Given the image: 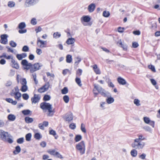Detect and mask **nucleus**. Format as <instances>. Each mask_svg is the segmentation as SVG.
<instances>
[{
	"mask_svg": "<svg viewBox=\"0 0 160 160\" xmlns=\"http://www.w3.org/2000/svg\"><path fill=\"white\" fill-rule=\"evenodd\" d=\"M40 108L43 110H47L49 112L48 114L49 116H52L55 112L54 109H52V105L49 103L45 102L41 103L40 104Z\"/></svg>",
	"mask_w": 160,
	"mask_h": 160,
	"instance_id": "f257e3e1",
	"label": "nucleus"
},
{
	"mask_svg": "<svg viewBox=\"0 0 160 160\" xmlns=\"http://www.w3.org/2000/svg\"><path fill=\"white\" fill-rule=\"evenodd\" d=\"M145 145L144 142L135 139L134 140V142L131 144V146L133 148L140 150L142 149L144 147Z\"/></svg>",
	"mask_w": 160,
	"mask_h": 160,
	"instance_id": "f03ea898",
	"label": "nucleus"
},
{
	"mask_svg": "<svg viewBox=\"0 0 160 160\" xmlns=\"http://www.w3.org/2000/svg\"><path fill=\"white\" fill-rule=\"evenodd\" d=\"M94 89L98 91V93L104 97L111 96L110 94L108 92H106L101 87L95 84L94 85Z\"/></svg>",
	"mask_w": 160,
	"mask_h": 160,
	"instance_id": "7ed1b4c3",
	"label": "nucleus"
},
{
	"mask_svg": "<svg viewBox=\"0 0 160 160\" xmlns=\"http://www.w3.org/2000/svg\"><path fill=\"white\" fill-rule=\"evenodd\" d=\"M10 95L12 96H14V98L18 100H20V98L22 96L21 93L19 92V89L18 86L15 87L12 90L10 93Z\"/></svg>",
	"mask_w": 160,
	"mask_h": 160,
	"instance_id": "20e7f679",
	"label": "nucleus"
},
{
	"mask_svg": "<svg viewBox=\"0 0 160 160\" xmlns=\"http://www.w3.org/2000/svg\"><path fill=\"white\" fill-rule=\"evenodd\" d=\"M76 149L78 151L81 155L84 154L85 151V145L84 142L82 141L76 145Z\"/></svg>",
	"mask_w": 160,
	"mask_h": 160,
	"instance_id": "39448f33",
	"label": "nucleus"
},
{
	"mask_svg": "<svg viewBox=\"0 0 160 160\" xmlns=\"http://www.w3.org/2000/svg\"><path fill=\"white\" fill-rule=\"evenodd\" d=\"M12 137L8 132L4 131L2 129H0V138L3 141L6 140L7 137Z\"/></svg>",
	"mask_w": 160,
	"mask_h": 160,
	"instance_id": "423d86ee",
	"label": "nucleus"
},
{
	"mask_svg": "<svg viewBox=\"0 0 160 160\" xmlns=\"http://www.w3.org/2000/svg\"><path fill=\"white\" fill-rule=\"evenodd\" d=\"M63 118L67 121L70 122L72 121L73 119L72 113L71 112L66 113L63 117Z\"/></svg>",
	"mask_w": 160,
	"mask_h": 160,
	"instance_id": "0eeeda50",
	"label": "nucleus"
},
{
	"mask_svg": "<svg viewBox=\"0 0 160 160\" xmlns=\"http://www.w3.org/2000/svg\"><path fill=\"white\" fill-rule=\"evenodd\" d=\"M21 64L23 65L26 67H24V69L27 70L30 69L32 66V65L31 63H28L26 59L22 60L21 62Z\"/></svg>",
	"mask_w": 160,
	"mask_h": 160,
	"instance_id": "6e6552de",
	"label": "nucleus"
},
{
	"mask_svg": "<svg viewBox=\"0 0 160 160\" xmlns=\"http://www.w3.org/2000/svg\"><path fill=\"white\" fill-rule=\"evenodd\" d=\"M42 65L41 64L39 63H35L33 65V68H31L30 72L31 73H33L34 72L37 71L40 69V68Z\"/></svg>",
	"mask_w": 160,
	"mask_h": 160,
	"instance_id": "1a4fd4ad",
	"label": "nucleus"
},
{
	"mask_svg": "<svg viewBox=\"0 0 160 160\" xmlns=\"http://www.w3.org/2000/svg\"><path fill=\"white\" fill-rule=\"evenodd\" d=\"M46 41L41 40L39 38L37 39V44L40 48H43L46 47Z\"/></svg>",
	"mask_w": 160,
	"mask_h": 160,
	"instance_id": "9d476101",
	"label": "nucleus"
},
{
	"mask_svg": "<svg viewBox=\"0 0 160 160\" xmlns=\"http://www.w3.org/2000/svg\"><path fill=\"white\" fill-rule=\"evenodd\" d=\"M38 1V0H26L25 3L26 7H29L35 4Z\"/></svg>",
	"mask_w": 160,
	"mask_h": 160,
	"instance_id": "9b49d317",
	"label": "nucleus"
},
{
	"mask_svg": "<svg viewBox=\"0 0 160 160\" xmlns=\"http://www.w3.org/2000/svg\"><path fill=\"white\" fill-rule=\"evenodd\" d=\"M143 120L145 123L149 124L153 128L154 127V122L153 121H151L149 118L147 117H144Z\"/></svg>",
	"mask_w": 160,
	"mask_h": 160,
	"instance_id": "f8f14e48",
	"label": "nucleus"
},
{
	"mask_svg": "<svg viewBox=\"0 0 160 160\" xmlns=\"http://www.w3.org/2000/svg\"><path fill=\"white\" fill-rule=\"evenodd\" d=\"M40 96L39 95L34 94L31 98L32 103H36L39 102L40 99Z\"/></svg>",
	"mask_w": 160,
	"mask_h": 160,
	"instance_id": "ddd939ff",
	"label": "nucleus"
},
{
	"mask_svg": "<svg viewBox=\"0 0 160 160\" xmlns=\"http://www.w3.org/2000/svg\"><path fill=\"white\" fill-rule=\"evenodd\" d=\"M8 36L6 34H3L1 36V42L3 44H6L8 42Z\"/></svg>",
	"mask_w": 160,
	"mask_h": 160,
	"instance_id": "4468645a",
	"label": "nucleus"
},
{
	"mask_svg": "<svg viewBox=\"0 0 160 160\" xmlns=\"http://www.w3.org/2000/svg\"><path fill=\"white\" fill-rule=\"evenodd\" d=\"M91 20V18L90 17L88 16H83L81 18V21L82 23L84 26H86V25L83 22H88Z\"/></svg>",
	"mask_w": 160,
	"mask_h": 160,
	"instance_id": "2eb2a0df",
	"label": "nucleus"
},
{
	"mask_svg": "<svg viewBox=\"0 0 160 160\" xmlns=\"http://www.w3.org/2000/svg\"><path fill=\"white\" fill-rule=\"evenodd\" d=\"M12 64H11L12 67L14 68L18 69L19 68V66L17 62L13 58H12L11 61Z\"/></svg>",
	"mask_w": 160,
	"mask_h": 160,
	"instance_id": "dca6fc26",
	"label": "nucleus"
},
{
	"mask_svg": "<svg viewBox=\"0 0 160 160\" xmlns=\"http://www.w3.org/2000/svg\"><path fill=\"white\" fill-rule=\"evenodd\" d=\"M96 5L95 4L92 3L88 7V10L90 12H92L94 11L95 9Z\"/></svg>",
	"mask_w": 160,
	"mask_h": 160,
	"instance_id": "f3484780",
	"label": "nucleus"
},
{
	"mask_svg": "<svg viewBox=\"0 0 160 160\" xmlns=\"http://www.w3.org/2000/svg\"><path fill=\"white\" fill-rule=\"evenodd\" d=\"M95 72L97 74H100L101 73L100 69L98 68L97 65L96 64H94L93 66H92Z\"/></svg>",
	"mask_w": 160,
	"mask_h": 160,
	"instance_id": "a211bd4d",
	"label": "nucleus"
},
{
	"mask_svg": "<svg viewBox=\"0 0 160 160\" xmlns=\"http://www.w3.org/2000/svg\"><path fill=\"white\" fill-rule=\"evenodd\" d=\"M117 81L119 84L122 85H124L127 83L126 80L121 77L118 78H117Z\"/></svg>",
	"mask_w": 160,
	"mask_h": 160,
	"instance_id": "6ab92c4d",
	"label": "nucleus"
},
{
	"mask_svg": "<svg viewBox=\"0 0 160 160\" xmlns=\"http://www.w3.org/2000/svg\"><path fill=\"white\" fill-rule=\"evenodd\" d=\"M75 40L73 38H69L67 40L66 42L68 45L72 44V45L75 42Z\"/></svg>",
	"mask_w": 160,
	"mask_h": 160,
	"instance_id": "aec40b11",
	"label": "nucleus"
},
{
	"mask_svg": "<svg viewBox=\"0 0 160 160\" xmlns=\"http://www.w3.org/2000/svg\"><path fill=\"white\" fill-rule=\"evenodd\" d=\"M7 118L8 120L13 121L15 120L16 117L14 115L11 114L8 115Z\"/></svg>",
	"mask_w": 160,
	"mask_h": 160,
	"instance_id": "412c9836",
	"label": "nucleus"
},
{
	"mask_svg": "<svg viewBox=\"0 0 160 160\" xmlns=\"http://www.w3.org/2000/svg\"><path fill=\"white\" fill-rule=\"evenodd\" d=\"M21 151V148L19 146H17L15 147V150H14L13 152L15 155H16L19 153Z\"/></svg>",
	"mask_w": 160,
	"mask_h": 160,
	"instance_id": "4be33fe9",
	"label": "nucleus"
},
{
	"mask_svg": "<svg viewBox=\"0 0 160 160\" xmlns=\"http://www.w3.org/2000/svg\"><path fill=\"white\" fill-rule=\"evenodd\" d=\"M25 120L26 123H29L32 122L33 121V119L32 118L27 117L25 118Z\"/></svg>",
	"mask_w": 160,
	"mask_h": 160,
	"instance_id": "5701e85b",
	"label": "nucleus"
},
{
	"mask_svg": "<svg viewBox=\"0 0 160 160\" xmlns=\"http://www.w3.org/2000/svg\"><path fill=\"white\" fill-rule=\"evenodd\" d=\"M137 149H132L131 152H130V154H131V155L132 157H136L138 154V152L137 150H136Z\"/></svg>",
	"mask_w": 160,
	"mask_h": 160,
	"instance_id": "b1692460",
	"label": "nucleus"
},
{
	"mask_svg": "<svg viewBox=\"0 0 160 160\" xmlns=\"http://www.w3.org/2000/svg\"><path fill=\"white\" fill-rule=\"evenodd\" d=\"M6 100L8 102L11 103L13 105H15L17 103V102L16 101H13L12 99L10 98H6Z\"/></svg>",
	"mask_w": 160,
	"mask_h": 160,
	"instance_id": "393cba45",
	"label": "nucleus"
},
{
	"mask_svg": "<svg viewBox=\"0 0 160 160\" xmlns=\"http://www.w3.org/2000/svg\"><path fill=\"white\" fill-rule=\"evenodd\" d=\"M108 97L106 100L107 102L109 104L112 103L114 102V99L112 97Z\"/></svg>",
	"mask_w": 160,
	"mask_h": 160,
	"instance_id": "a878e982",
	"label": "nucleus"
},
{
	"mask_svg": "<svg viewBox=\"0 0 160 160\" xmlns=\"http://www.w3.org/2000/svg\"><path fill=\"white\" fill-rule=\"evenodd\" d=\"M74 60L75 61V64L76 65H78L81 61V58L79 56H78L75 58Z\"/></svg>",
	"mask_w": 160,
	"mask_h": 160,
	"instance_id": "bb28decb",
	"label": "nucleus"
},
{
	"mask_svg": "<svg viewBox=\"0 0 160 160\" xmlns=\"http://www.w3.org/2000/svg\"><path fill=\"white\" fill-rule=\"evenodd\" d=\"M66 62L67 63H70L72 61V56L70 55H68L66 56Z\"/></svg>",
	"mask_w": 160,
	"mask_h": 160,
	"instance_id": "cd10ccee",
	"label": "nucleus"
},
{
	"mask_svg": "<svg viewBox=\"0 0 160 160\" xmlns=\"http://www.w3.org/2000/svg\"><path fill=\"white\" fill-rule=\"evenodd\" d=\"M118 43L124 50H127L128 46L126 44H123L121 41L120 42H118Z\"/></svg>",
	"mask_w": 160,
	"mask_h": 160,
	"instance_id": "c85d7f7f",
	"label": "nucleus"
},
{
	"mask_svg": "<svg viewBox=\"0 0 160 160\" xmlns=\"http://www.w3.org/2000/svg\"><path fill=\"white\" fill-rule=\"evenodd\" d=\"M26 26V24L24 22L20 23L18 26V28L20 29H22L25 28Z\"/></svg>",
	"mask_w": 160,
	"mask_h": 160,
	"instance_id": "c756f323",
	"label": "nucleus"
},
{
	"mask_svg": "<svg viewBox=\"0 0 160 160\" xmlns=\"http://www.w3.org/2000/svg\"><path fill=\"white\" fill-rule=\"evenodd\" d=\"M28 89V87L27 85H22V86L20 90L23 92H26Z\"/></svg>",
	"mask_w": 160,
	"mask_h": 160,
	"instance_id": "7c9ffc66",
	"label": "nucleus"
},
{
	"mask_svg": "<svg viewBox=\"0 0 160 160\" xmlns=\"http://www.w3.org/2000/svg\"><path fill=\"white\" fill-rule=\"evenodd\" d=\"M32 134L31 133H28L25 136L26 140L27 141H29L31 140Z\"/></svg>",
	"mask_w": 160,
	"mask_h": 160,
	"instance_id": "2f4dec72",
	"label": "nucleus"
},
{
	"mask_svg": "<svg viewBox=\"0 0 160 160\" xmlns=\"http://www.w3.org/2000/svg\"><path fill=\"white\" fill-rule=\"evenodd\" d=\"M15 3L13 1H10L8 2V6L9 7L12 8L15 6Z\"/></svg>",
	"mask_w": 160,
	"mask_h": 160,
	"instance_id": "473e14b6",
	"label": "nucleus"
},
{
	"mask_svg": "<svg viewBox=\"0 0 160 160\" xmlns=\"http://www.w3.org/2000/svg\"><path fill=\"white\" fill-rule=\"evenodd\" d=\"M47 152L51 155H53L55 156L57 152H56L55 150L50 149L48 150Z\"/></svg>",
	"mask_w": 160,
	"mask_h": 160,
	"instance_id": "72a5a7b5",
	"label": "nucleus"
},
{
	"mask_svg": "<svg viewBox=\"0 0 160 160\" xmlns=\"http://www.w3.org/2000/svg\"><path fill=\"white\" fill-rule=\"evenodd\" d=\"M82 139V137L81 135H77L75 138V140L76 142H78L80 141Z\"/></svg>",
	"mask_w": 160,
	"mask_h": 160,
	"instance_id": "f704fd0d",
	"label": "nucleus"
},
{
	"mask_svg": "<svg viewBox=\"0 0 160 160\" xmlns=\"http://www.w3.org/2000/svg\"><path fill=\"white\" fill-rule=\"evenodd\" d=\"M34 137L36 139L39 140L42 138V136L39 133H36L35 134Z\"/></svg>",
	"mask_w": 160,
	"mask_h": 160,
	"instance_id": "c9c22d12",
	"label": "nucleus"
},
{
	"mask_svg": "<svg viewBox=\"0 0 160 160\" xmlns=\"http://www.w3.org/2000/svg\"><path fill=\"white\" fill-rule=\"evenodd\" d=\"M75 81L80 86H81L82 85V84H81V81L80 80V79L79 78H78V77H76V78L75 79Z\"/></svg>",
	"mask_w": 160,
	"mask_h": 160,
	"instance_id": "e433bc0d",
	"label": "nucleus"
},
{
	"mask_svg": "<svg viewBox=\"0 0 160 160\" xmlns=\"http://www.w3.org/2000/svg\"><path fill=\"white\" fill-rule=\"evenodd\" d=\"M31 112V111L29 110H25L22 111V113L25 115H29Z\"/></svg>",
	"mask_w": 160,
	"mask_h": 160,
	"instance_id": "4c0bfd02",
	"label": "nucleus"
},
{
	"mask_svg": "<svg viewBox=\"0 0 160 160\" xmlns=\"http://www.w3.org/2000/svg\"><path fill=\"white\" fill-rule=\"evenodd\" d=\"M110 15L109 12L106 11H104L103 12V16L105 17H108Z\"/></svg>",
	"mask_w": 160,
	"mask_h": 160,
	"instance_id": "58836bf2",
	"label": "nucleus"
},
{
	"mask_svg": "<svg viewBox=\"0 0 160 160\" xmlns=\"http://www.w3.org/2000/svg\"><path fill=\"white\" fill-rule=\"evenodd\" d=\"M134 103L137 106H140L141 105L140 101L138 99H135L134 100Z\"/></svg>",
	"mask_w": 160,
	"mask_h": 160,
	"instance_id": "ea45409f",
	"label": "nucleus"
},
{
	"mask_svg": "<svg viewBox=\"0 0 160 160\" xmlns=\"http://www.w3.org/2000/svg\"><path fill=\"white\" fill-rule=\"evenodd\" d=\"M81 129L82 132L86 133V131L85 128V126L83 123H82L81 126Z\"/></svg>",
	"mask_w": 160,
	"mask_h": 160,
	"instance_id": "a19ab883",
	"label": "nucleus"
},
{
	"mask_svg": "<svg viewBox=\"0 0 160 160\" xmlns=\"http://www.w3.org/2000/svg\"><path fill=\"white\" fill-rule=\"evenodd\" d=\"M61 35L60 33L58 32L54 33L53 34V37L56 38H59L61 36Z\"/></svg>",
	"mask_w": 160,
	"mask_h": 160,
	"instance_id": "79ce46f5",
	"label": "nucleus"
},
{
	"mask_svg": "<svg viewBox=\"0 0 160 160\" xmlns=\"http://www.w3.org/2000/svg\"><path fill=\"white\" fill-rule=\"evenodd\" d=\"M63 100L66 103H68L69 101V98L67 95H65L63 97Z\"/></svg>",
	"mask_w": 160,
	"mask_h": 160,
	"instance_id": "37998d69",
	"label": "nucleus"
},
{
	"mask_svg": "<svg viewBox=\"0 0 160 160\" xmlns=\"http://www.w3.org/2000/svg\"><path fill=\"white\" fill-rule=\"evenodd\" d=\"M33 80L34 81L35 83L36 84H37L38 83V80L36 79V74L34 73L32 74Z\"/></svg>",
	"mask_w": 160,
	"mask_h": 160,
	"instance_id": "c03bdc74",
	"label": "nucleus"
},
{
	"mask_svg": "<svg viewBox=\"0 0 160 160\" xmlns=\"http://www.w3.org/2000/svg\"><path fill=\"white\" fill-rule=\"evenodd\" d=\"M9 44L13 48L15 47L17 45V43L15 42L12 40L10 42Z\"/></svg>",
	"mask_w": 160,
	"mask_h": 160,
	"instance_id": "a18cd8bd",
	"label": "nucleus"
},
{
	"mask_svg": "<svg viewBox=\"0 0 160 160\" xmlns=\"http://www.w3.org/2000/svg\"><path fill=\"white\" fill-rule=\"evenodd\" d=\"M82 70L81 69H78L77 71L76 77L80 76L82 75Z\"/></svg>",
	"mask_w": 160,
	"mask_h": 160,
	"instance_id": "49530a36",
	"label": "nucleus"
},
{
	"mask_svg": "<svg viewBox=\"0 0 160 160\" xmlns=\"http://www.w3.org/2000/svg\"><path fill=\"white\" fill-rule=\"evenodd\" d=\"M24 140L23 138H21L18 139L17 140V142L18 143L22 144L24 142Z\"/></svg>",
	"mask_w": 160,
	"mask_h": 160,
	"instance_id": "de8ad7c7",
	"label": "nucleus"
},
{
	"mask_svg": "<svg viewBox=\"0 0 160 160\" xmlns=\"http://www.w3.org/2000/svg\"><path fill=\"white\" fill-rule=\"evenodd\" d=\"M50 84L48 82L46 83L42 87L44 88H45V89L47 91L49 87Z\"/></svg>",
	"mask_w": 160,
	"mask_h": 160,
	"instance_id": "09e8293b",
	"label": "nucleus"
},
{
	"mask_svg": "<svg viewBox=\"0 0 160 160\" xmlns=\"http://www.w3.org/2000/svg\"><path fill=\"white\" fill-rule=\"evenodd\" d=\"M148 68L150 69H151L152 71V72H156V70H155V67L154 66L152 65H149L148 66Z\"/></svg>",
	"mask_w": 160,
	"mask_h": 160,
	"instance_id": "8fccbe9b",
	"label": "nucleus"
},
{
	"mask_svg": "<svg viewBox=\"0 0 160 160\" xmlns=\"http://www.w3.org/2000/svg\"><path fill=\"white\" fill-rule=\"evenodd\" d=\"M51 97L50 96L48 95H45L43 98V100L45 101H48L50 99Z\"/></svg>",
	"mask_w": 160,
	"mask_h": 160,
	"instance_id": "3c124183",
	"label": "nucleus"
},
{
	"mask_svg": "<svg viewBox=\"0 0 160 160\" xmlns=\"http://www.w3.org/2000/svg\"><path fill=\"white\" fill-rule=\"evenodd\" d=\"M61 92L62 94H66L68 92V89L67 87H64L62 89Z\"/></svg>",
	"mask_w": 160,
	"mask_h": 160,
	"instance_id": "603ef678",
	"label": "nucleus"
},
{
	"mask_svg": "<svg viewBox=\"0 0 160 160\" xmlns=\"http://www.w3.org/2000/svg\"><path fill=\"white\" fill-rule=\"evenodd\" d=\"M10 137H8V138H7L6 139V140H4V141L8 142L9 143H12L13 142V141L12 139L10 138Z\"/></svg>",
	"mask_w": 160,
	"mask_h": 160,
	"instance_id": "864d4df0",
	"label": "nucleus"
},
{
	"mask_svg": "<svg viewBox=\"0 0 160 160\" xmlns=\"http://www.w3.org/2000/svg\"><path fill=\"white\" fill-rule=\"evenodd\" d=\"M137 140H138L139 141H142L145 139V138L143 137L142 135H140L139 136L138 138L135 139Z\"/></svg>",
	"mask_w": 160,
	"mask_h": 160,
	"instance_id": "5fc2aeb1",
	"label": "nucleus"
},
{
	"mask_svg": "<svg viewBox=\"0 0 160 160\" xmlns=\"http://www.w3.org/2000/svg\"><path fill=\"white\" fill-rule=\"evenodd\" d=\"M21 83L22 85H27V82L26 79L25 78H22L21 82Z\"/></svg>",
	"mask_w": 160,
	"mask_h": 160,
	"instance_id": "6e6d98bb",
	"label": "nucleus"
},
{
	"mask_svg": "<svg viewBox=\"0 0 160 160\" xmlns=\"http://www.w3.org/2000/svg\"><path fill=\"white\" fill-rule=\"evenodd\" d=\"M22 97L23 99L25 100H27L29 98V95L27 93L23 94Z\"/></svg>",
	"mask_w": 160,
	"mask_h": 160,
	"instance_id": "4d7b16f0",
	"label": "nucleus"
},
{
	"mask_svg": "<svg viewBox=\"0 0 160 160\" xmlns=\"http://www.w3.org/2000/svg\"><path fill=\"white\" fill-rule=\"evenodd\" d=\"M31 23L32 24L35 25L37 24V22L36 21V19L33 18H32L31 21Z\"/></svg>",
	"mask_w": 160,
	"mask_h": 160,
	"instance_id": "13d9d810",
	"label": "nucleus"
},
{
	"mask_svg": "<svg viewBox=\"0 0 160 160\" xmlns=\"http://www.w3.org/2000/svg\"><path fill=\"white\" fill-rule=\"evenodd\" d=\"M29 51V48L27 46H24L22 48V51L23 52H28Z\"/></svg>",
	"mask_w": 160,
	"mask_h": 160,
	"instance_id": "bf43d9fd",
	"label": "nucleus"
},
{
	"mask_svg": "<svg viewBox=\"0 0 160 160\" xmlns=\"http://www.w3.org/2000/svg\"><path fill=\"white\" fill-rule=\"evenodd\" d=\"M14 74L15 71L11 69L8 74V76L10 77H12L14 75Z\"/></svg>",
	"mask_w": 160,
	"mask_h": 160,
	"instance_id": "052dcab7",
	"label": "nucleus"
},
{
	"mask_svg": "<svg viewBox=\"0 0 160 160\" xmlns=\"http://www.w3.org/2000/svg\"><path fill=\"white\" fill-rule=\"evenodd\" d=\"M38 91L39 92L42 93L46 91L45 90V88H44L43 87H42L38 90Z\"/></svg>",
	"mask_w": 160,
	"mask_h": 160,
	"instance_id": "680f3d73",
	"label": "nucleus"
},
{
	"mask_svg": "<svg viewBox=\"0 0 160 160\" xmlns=\"http://www.w3.org/2000/svg\"><path fill=\"white\" fill-rule=\"evenodd\" d=\"M146 156V154L144 153H142L141 155L139 156V158L142 159H145Z\"/></svg>",
	"mask_w": 160,
	"mask_h": 160,
	"instance_id": "e2e57ef3",
	"label": "nucleus"
},
{
	"mask_svg": "<svg viewBox=\"0 0 160 160\" xmlns=\"http://www.w3.org/2000/svg\"><path fill=\"white\" fill-rule=\"evenodd\" d=\"M69 128L72 129H74L76 128V126L75 124L72 123L69 125Z\"/></svg>",
	"mask_w": 160,
	"mask_h": 160,
	"instance_id": "0e129e2a",
	"label": "nucleus"
},
{
	"mask_svg": "<svg viewBox=\"0 0 160 160\" xmlns=\"http://www.w3.org/2000/svg\"><path fill=\"white\" fill-rule=\"evenodd\" d=\"M143 128L147 131L150 132L151 131V128L148 126H146L143 127Z\"/></svg>",
	"mask_w": 160,
	"mask_h": 160,
	"instance_id": "69168bd1",
	"label": "nucleus"
},
{
	"mask_svg": "<svg viewBox=\"0 0 160 160\" xmlns=\"http://www.w3.org/2000/svg\"><path fill=\"white\" fill-rule=\"evenodd\" d=\"M55 156L56 157H57L60 158H61V159H62L63 158L62 156L58 152H56V153Z\"/></svg>",
	"mask_w": 160,
	"mask_h": 160,
	"instance_id": "338daca9",
	"label": "nucleus"
},
{
	"mask_svg": "<svg viewBox=\"0 0 160 160\" xmlns=\"http://www.w3.org/2000/svg\"><path fill=\"white\" fill-rule=\"evenodd\" d=\"M139 46L138 44V43L136 42H134L132 43V47L134 48H137Z\"/></svg>",
	"mask_w": 160,
	"mask_h": 160,
	"instance_id": "774afa93",
	"label": "nucleus"
}]
</instances>
